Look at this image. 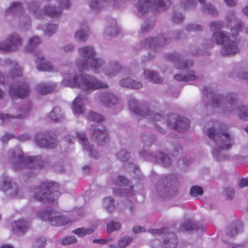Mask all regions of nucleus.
Masks as SVG:
<instances>
[{
    "label": "nucleus",
    "mask_w": 248,
    "mask_h": 248,
    "mask_svg": "<svg viewBox=\"0 0 248 248\" xmlns=\"http://www.w3.org/2000/svg\"><path fill=\"white\" fill-rule=\"evenodd\" d=\"M78 53L81 59L77 60V65L80 71L87 70L90 67L95 73H99L103 70L104 74L108 78H111L120 70V65L116 61L111 62L107 68L103 69L105 61L103 59L96 57L95 50L92 46L81 47Z\"/></svg>",
    "instance_id": "nucleus-1"
},
{
    "label": "nucleus",
    "mask_w": 248,
    "mask_h": 248,
    "mask_svg": "<svg viewBox=\"0 0 248 248\" xmlns=\"http://www.w3.org/2000/svg\"><path fill=\"white\" fill-rule=\"evenodd\" d=\"M62 76L63 79L61 84L65 87L80 88L89 92L108 87L106 83L102 82L93 76L78 75L71 71L63 73Z\"/></svg>",
    "instance_id": "nucleus-2"
},
{
    "label": "nucleus",
    "mask_w": 248,
    "mask_h": 248,
    "mask_svg": "<svg viewBox=\"0 0 248 248\" xmlns=\"http://www.w3.org/2000/svg\"><path fill=\"white\" fill-rule=\"evenodd\" d=\"M210 139L213 149L214 155L218 160L222 159L219 155V149H228L231 148L232 140L231 136L226 132H222L214 128H209L206 132Z\"/></svg>",
    "instance_id": "nucleus-3"
},
{
    "label": "nucleus",
    "mask_w": 248,
    "mask_h": 248,
    "mask_svg": "<svg viewBox=\"0 0 248 248\" xmlns=\"http://www.w3.org/2000/svg\"><path fill=\"white\" fill-rule=\"evenodd\" d=\"M221 27L222 24L217 21H214L211 23V28L212 31H216L217 29H220ZM212 37L217 45H224L221 50V54L223 55H230L235 54L239 51L236 42L229 39V36L223 31H215Z\"/></svg>",
    "instance_id": "nucleus-4"
},
{
    "label": "nucleus",
    "mask_w": 248,
    "mask_h": 248,
    "mask_svg": "<svg viewBox=\"0 0 248 248\" xmlns=\"http://www.w3.org/2000/svg\"><path fill=\"white\" fill-rule=\"evenodd\" d=\"M58 185L49 182L42 184L40 188L36 189L34 198L43 202H52L55 200V194Z\"/></svg>",
    "instance_id": "nucleus-5"
},
{
    "label": "nucleus",
    "mask_w": 248,
    "mask_h": 248,
    "mask_svg": "<svg viewBox=\"0 0 248 248\" xmlns=\"http://www.w3.org/2000/svg\"><path fill=\"white\" fill-rule=\"evenodd\" d=\"M22 44V40L17 34L10 35L6 40L0 43V50L10 52L17 49Z\"/></svg>",
    "instance_id": "nucleus-6"
},
{
    "label": "nucleus",
    "mask_w": 248,
    "mask_h": 248,
    "mask_svg": "<svg viewBox=\"0 0 248 248\" xmlns=\"http://www.w3.org/2000/svg\"><path fill=\"white\" fill-rule=\"evenodd\" d=\"M97 125L92 128V137L99 144L103 145L108 140V136L107 131L104 127Z\"/></svg>",
    "instance_id": "nucleus-7"
},
{
    "label": "nucleus",
    "mask_w": 248,
    "mask_h": 248,
    "mask_svg": "<svg viewBox=\"0 0 248 248\" xmlns=\"http://www.w3.org/2000/svg\"><path fill=\"white\" fill-rule=\"evenodd\" d=\"M60 9H57L55 7L47 6L45 7V12L48 16L51 17H56L62 13V9L68 8L71 5L69 0H59Z\"/></svg>",
    "instance_id": "nucleus-8"
},
{
    "label": "nucleus",
    "mask_w": 248,
    "mask_h": 248,
    "mask_svg": "<svg viewBox=\"0 0 248 248\" xmlns=\"http://www.w3.org/2000/svg\"><path fill=\"white\" fill-rule=\"evenodd\" d=\"M77 136L83 148L90 152L92 157L97 158L99 156L98 153L94 149V147L89 146L88 140L83 131L77 132Z\"/></svg>",
    "instance_id": "nucleus-9"
},
{
    "label": "nucleus",
    "mask_w": 248,
    "mask_h": 248,
    "mask_svg": "<svg viewBox=\"0 0 248 248\" xmlns=\"http://www.w3.org/2000/svg\"><path fill=\"white\" fill-rule=\"evenodd\" d=\"M169 125L178 130H185L188 128L189 121L185 118L177 120L174 116H171Z\"/></svg>",
    "instance_id": "nucleus-10"
},
{
    "label": "nucleus",
    "mask_w": 248,
    "mask_h": 248,
    "mask_svg": "<svg viewBox=\"0 0 248 248\" xmlns=\"http://www.w3.org/2000/svg\"><path fill=\"white\" fill-rule=\"evenodd\" d=\"M29 93L28 86L25 84L18 86H12L9 90V93L12 97H23L26 96Z\"/></svg>",
    "instance_id": "nucleus-11"
},
{
    "label": "nucleus",
    "mask_w": 248,
    "mask_h": 248,
    "mask_svg": "<svg viewBox=\"0 0 248 248\" xmlns=\"http://www.w3.org/2000/svg\"><path fill=\"white\" fill-rule=\"evenodd\" d=\"M35 143L39 147L49 148H53L57 144V141L54 138L50 137L49 139H45L41 135L37 136Z\"/></svg>",
    "instance_id": "nucleus-12"
},
{
    "label": "nucleus",
    "mask_w": 248,
    "mask_h": 248,
    "mask_svg": "<svg viewBox=\"0 0 248 248\" xmlns=\"http://www.w3.org/2000/svg\"><path fill=\"white\" fill-rule=\"evenodd\" d=\"M117 0H91L89 2L90 8L93 11L101 9L104 6L108 4L116 6Z\"/></svg>",
    "instance_id": "nucleus-13"
},
{
    "label": "nucleus",
    "mask_w": 248,
    "mask_h": 248,
    "mask_svg": "<svg viewBox=\"0 0 248 248\" xmlns=\"http://www.w3.org/2000/svg\"><path fill=\"white\" fill-rule=\"evenodd\" d=\"M89 28L86 23L81 24L80 29L75 33V39L78 41L85 42L88 37Z\"/></svg>",
    "instance_id": "nucleus-14"
},
{
    "label": "nucleus",
    "mask_w": 248,
    "mask_h": 248,
    "mask_svg": "<svg viewBox=\"0 0 248 248\" xmlns=\"http://www.w3.org/2000/svg\"><path fill=\"white\" fill-rule=\"evenodd\" d=\"M36 65L37 69L40 71H54L51 64L49 62L46 61L43 56H40L37 58Z\"/></svg>",
    "instance_id": "nucleus-15"
},
{
    "label": "nucleus",
    "mask_w": 248,
    "mask_h": 248,
    "mask_svg": "<svg viewBox=\"0 0 248 248\" xmlns=\"http://www.w3.org/2000/svg\"><path fill=\"white\" fill-rule=\"evenodd\" d=\"M50 221L53 225L62 226L69 222L70 219L67 217L61 216L60 214L57 213L50 217Z\"/></svg>",
    "instance_id": "nucleus-16"
},
{
    "label": "nucleus",
    "mask_w": 248,
    "mask_h": 248,
    "mask_svg": "<svg viewBox=\"0 0 248 248\" xmlns=\"http://www.w3.org/2000/svg\"><path fill=\"white\" fill-rule=\"evenodd\" d=\"M29 227L28 223L24 220H19L15 222L12 225L14 233L20 234L24 232Z\"/></svg>",
    "instance_id": "nucleus-17"
},
{
    "label": "nucleus",
    "mask_w": 248,
    "mask_h": 248,
    "mask_svg": "<svg viewBox=\"0 0 248 248\" xmlns=\"http://www.w3.org/2000/svg\"><path fill=\"white\" fill-rule=\"evenodd\" d=\"M84 99L83 96L78 95L74 100L72 109L74 113L81 114L84 110L83 103Z\"/></svg>",
    "instance_id": "nucleus-18"
},
{
    "label": "nucleus",
    "mask_w": 248,
    "mask_h": 248,
    "mask_svg": "<svg viewBox=\"0 0 248 248\" xmlns=\"http://www.w3.org/2000/svg\"><path fill=\"white\" fill-rule=\"evenodd\" d=\"M97 225L93 224L89 228H79L74 230L73 233L78 237H83L86 235L92 233L96 229Z\"/></svg>",
    "instance_id": "nucleus-19"
},
{
    "label": "nucleus",
    "mask_w": 248,
    "mask_h": 248,
    "mask_svg": "<svg viewBox=\"0 0 248 248\" xmlns=\"http://www.w3.org/2000/svg\"><path fill=\"white\" fill-rule=\"evenodd\" d=\"M101 101L108 107L116 104L118 101L117 98L112 93H107L101 97Z\"/></svg>",
    "instance_id": "nucleus-20"
},
{
    "label": "nucleus",
    "mask_w": 248,
    "mask_h": 248,
    "mask_svg": "<svg viewBox=\"0 0 248 248\" xmlns=\"http://www.w3.org/2000/svg\"><path fill=\"white\" fill-rule=\"evenodd\" d=\"M55 87V83H43L38 85L37 90L39 93L44 94L52 91Z\"/></svg>",
    "instance_id": "nucleus-21"
},
{
    "label": "nucleus",
    "mask_w": 248,
    "mask_h": 248,
    "mask_svg": "<svg viewBox=\"0 0 248 248\" xmlns=\"http://www.w3.org/2000/svg\"><path fill=\"white\" fill-rule=\"evenodd\" d=\"M120 84L123 87L133 89H140L142 87L140 82L134 81L130 78H124L121 80Z\"/></svg>",
    "instance_id": "nucleus-22"
},
{
    "label": "nucleus",
    "mask_w": 248,
    "mask_h": 248,
    "mask_svg": "<svg viewBox=\"0 0 248 248\" xmlns=\"http://www.w3.org/2000/svg\"><path fill=\"white\" fill-rule=\"evenodd\" d=\"M143 78L155 83H160L162 80L158 78L157 73L148 70H145L143 74Z\"/></svg>",
    "instance_id": "nucleus-23"
},
{
    "label": "nucleus",
    "mask_w": 248,
    "mask_h": 248,
    "mask_svg": "<svg viewBox=\"0 0 248 248\" xmlns=\"http://www.w3.org/2000/svg\"><path fill=\"white\" fill-rule=\"evenodd\" d=\"M103 206L107 211L111 212L115 208L113 200L110 197L106 198L103 200Z\"/></svg>",
    "instance_id": "nucleus-24"
},
{
    "label": "nucleus",
    "mask_w": 248,
    "mask_h": 248,
    "mask_svg": "<svg viewBox=\"0 0 248 248\" xmlns=\"http://www.w3.org/2000/svg\"><path fill=\"white\" fill-rule=\"evenodd\" d=\"M174 78L176 80L183 81H192L196 78V76L193 71H189L186 76L181 75H175Z\"/></svg>",
    "instance_id": "nucleus-25"
},
{
    "label": "nucleus",
    "mask_w": 248,
    "mask_h": 248,
    "mask_svg": "<svg viewBox=\"0 0 248 248\" xmlns=\"http://www.w3.org/2000/svg\"><path fill=\"white\" fill-rule=\"evenodd\" d=\"M50 118L55 122L60 121L62 118V113L60 108H54L50 113Z\"/></svg>",
    "instance_id": "nucleus-26"
},
{
    "label": "nucleus",
    "mask_w": 248,
    "mask_h": 248,
    "mask_svg": "<svg viewBox=\"0 0 248 248\" xmlns=\"http://www.w3.org/2000/svg\"><path fill=\"white\" fill-rule=\"evenodd\" d=\"M40 42L41 39L38 36H34L31 37L29 40L26 51H29L31 50L34 46L39 44Z\"/></svg>",
    "instance_id": "nucleus-27"
},
{
    "label": "nucleus",
    "mask_w": 248,
    "mask_h": 248,
    "mask_svg": "<svg viewBox=\"0 0 248 248\" xmlns=\"http://www.w3.org/2000/svg\"><path fill=\"white\" fill-rule=\"evenodd\" d=\"M107 226L108 231L112 232L119 230L121 226L119 222L112 220L108 223Z\"/></svg>",
    "instance_id": "nucleus-28"
},
{
    "label": "nucleus",
    "mask_w": 248,
    "mask_h": 248,
    "mask_svg": "<svg viewBox=\"0 0 248 248\" xmlns=\"http://www.w3.org/2000/svg\"><path fill=\"white\" fill-rule=\"evenodd\" d=\"M11 64L13 67V77H20L22 75V67L18 65L16 62H10Z\"/></svg>",
    "instance_id": "nucleus-29"
},
{
    "label": "nucleus",
    "mask_w": 248,
    "mask_h": 248,
    "mask_svg": "<svg viewBox=\"0 0 248 248\" xmlns=\"http://www.w3.org/2000/svg\"><path fill=\"white\" fill-rule=\"evenodd\" d=\"M88 119L96 122H100L104 120V117L101 115L93 111H90L87 116Z\"/></svg>",
    "instance_id": "nucleus-30"
},
{
    "label": "nucleus",
    "mask_w": 248,
    "mask_h": 248,
    "mask_svg": "<svg viewBox=\"0 0 248 248\" xmlns=\"http://www.w3.org/2000/svg\"><path fill=\"white\" fill-rule=\"evenodd\" d=\"M169 161V157L168 156V155L163 153L158 154L156 156L155 161L157 162H162L164 164V165L168 164Z\"/></svg>",
    "instance_id": "nucleus-31"
},
{
    "label": "nucleus",
    "mask_w": 248,
    "mask_h": 248,
    "mask_svg": "<svg viewBox=\"0 0 248 248\" xmlns=\"http://www.w3.org/2000/svg\"><path fill=\"white\" fill-rule=\"evenodd\" d=\"M238 112L239 117L243 120H247L248 118V109L242 106L238 108Z\"/></svg>",
    "instance_id": "nucleus-32"
},
{
    "label": "nucleus",
    "mask_w": 248,
    "mask_h": 248,
    "mask_svg": "<svg viewBox=\"0 0 248 248\" xmlns=\"http://www.w3.org/2000/svg\"><path fill=\"white\" fill-rule=\"evenodd\" d=\"M132 240V238L129 236L123 237L118 243V246L120 248H124L129 244Z\"/></svg>",
    "instance_id": "nucleus-33"
},
{
    "label": "nucleus",
    "mask_w": 248,
    "mask_h": 248,
    "mask_svg": "<svg viewBox=\"0 0 248 248\" xmlns=\"http://www.w3.org/2000/svg\"><path fill=\"white\" fill-rule=\"evenodd\" d=\"M57 28V26L55 24L48 25L45 31V34L47 36H51L55 32Z\"/></svg>",
    "instance_id": "nucleus-34"
},
{
    "label": "nucleus",
    "mask_w": 248,
    "mask_h": 248,
    "mask_svg": "<svg viewBox=\"0 0 248 248\" xmlns=\"http://www.w3.org/2000/svg\"><path fill=\"white\" fill-rule=\"evenodd\" d=\"M130 109L137 114H140L138 110V104L137 100L133 98L129 102Z\"/></svg>",
    "instance_id": "nucleus-35"
},
{
    "label": "nucleus",
    "mask_w": 248,
    "mask_h": 248,
    "mask_svg": "<svg viewBox=\"0 0 248 248\" xmlns=\"http://www.w3.org/2000/svg\"><path fill=\"white\" fill-rule=\"evenodd\" d=\"M203 193L202 188L199 186H193L190 190V194L194 197L202 195Z\"/></svg>",
    "instance_id": "nucleus-36"
},
{
    "label": "nucleus",
    "mask_w": 248,
    "mask_h": 248,
    "mask_svg": "<svg viewBox=\"0 0 248 248\" xmlns=\"http://www.w3.org/2000/svg\"><path fill=\"white\" fill-rule=\"evenodd\" d=\"M117 22L114 19H113L112 20V25H111V27H109L107 29V32L108 33V32H109V31H110V35H115L117 31Z\"/></svg>",
    "instance_id": "nucleus-37"
},
{
    "label": "nucleus",
    "mask_w": 248,
    "mask_h": 248,
    "mask_svg": "<svg viewBox=\"0 0 248 248\" xmlns=\"http://www.w3.org/2000/svg\"><path fill=\"white\" fill-rule=\"evenodd\" d=\"M3 185L2 186V190L4 191H8L10 188H13L11 185L10 180L9 178H6L3 180Z\"/></svg>",
    "instance_id": "nucleus-38"
},
{
    "label": "nucleus",
    "mask_w": 248,
    "mask_h": 248,
    "mask_svg": "<svg viewBox=\"0 0 248 248\" xmlns=\"http://www.w3.org/2000/svg\"><path fill=\"white\" fill-rule=\"evenodd\" d=\"M118 158L123 161L128 159L129 155L125 150H122L117 155Z\"/></svg>",
    "instance_id": "nucleus-39"
},
{
    "label": "nucleus",
    "mask_w": 248,
    "mask_h": 248,
    "mask_svg": "<svg viewBox=\"0 0 248 248\" xmlns=\"http://www.w3.org/2000/svg\"><path fill=\"white\" fill-rule=\"evenodd\" d=\"M77 242V239L74 236H68L63 239L62 243L63 245H70Z\"/></svg>",
    "instance_id": "nucleus-40"
},
{
    "label": "nucleus",
    "mask_w": 248,
    "mask_h": 248,
    "mask_svg": "<svg viewBox=\"0 0 248 248\" xmlns=\"http://www.w3.org/2000/svg\"><path fill=\"white\" fill-rule=\"evenodd\" d=\"M203 11L207 13L214 14L215 9L212 5L206 4L204 5Z\"/></svg>",
    "instance_id": "nucleus-41"
},
{
    "label": "nucleus",
    "mask_w": 248,
    "mask_h": 248,
    "mask_svg": "<svg viewBox=\"0 0 248 248\" xmlns=\"http://www.w3.org/2000/svg\"><path fill=\"white\" fill-rule=\"evenodd\" d=\"M179 63H180V65L179 66L177 64V66L178 68H180V69L188 67L189 66H191L193 64L192 62L191 61H187L186 62L181 61L179 62Z\"/></svg>",
    "instance_id": "nucleus-42"
},
{
    "label": "nucleus",
    "mask_w": 248,
    "mask_h": 248,
    "mask_svg": "<svg viewBox=\"0 0 248 248\" xmlns=\"http://www.w3.org/2000/svg\"><path fill=\"white\" fill-rule=\"evenodd\" d=\"M242 26V25L241 23L240 22H239L236 24V27H234V28L231 29V32L232 34L233 37L236 36L239 31L241 30Z\"/></svg>",
    "instance_id": "nucleus-43"
},
{
    "label": "nucleus",
    "mask_w": 248,
    "mask_h": 248,
    "mask_svg": "<svg viewBox=\"0 0 248 248\" xmlns=\"http://www.w3.org/2000/svg\"><path fill=\"white\" fill-rule=\"evenodd\" d=\"M122 190H123V189H122V188L119 189L118 190H116L115 189V188H113V192H114V193L115 195L123 194L124 193H125L126 195L128 196H129V195H133V192H131L130 191L128 192L127 189H124V191L122 192Z\"/></svg>",
    "instance_id": "nucleus-44"
},
{
    "label": "nucleus",
    "mask_w": 248,
    "mask_h": 248,
    "mask_svg": "<svg viewBox=\"0 0 248 248\" xmlns=\"http://www.w3.org/2000/svg\"><path fill=\"white\" fill-rule=\"evenodd\" d=\"M127 183V180L123 176H119L117 179L116 184L122 187Z\"/></svg>",
    "instance_id": "nucleus-45"
},
{
    "label": "nucleus",
    "mask_w": 248,
    "mask_h": 248,
    "mask_svg": "<svg viewBox=\"0 0 248 248\" xmlns=\"http://www.w3.org/2000/svg\"><path fill=\"white\" fill-rule=\"evenodd\" d=\"M170 235L172 238L168 242V246L167 247L170 248H173L176 244V240H175L174 235L173 234ZM167 245L168 243H166V245Z\"/></svg>",
    "instance_id": "nucleus-46"
},
{
    "label": "nucleus",
    "mask_w": 248,
    "mask_h": 248,
    "mask_svg": "<svg viewBox=\"0 0 248 248\" xmlns=\"http://www.w3.org/2000/svg\"><path fill=\"white\" fill-rule=\"evenodd\" d=\"M195 225L191 221H188L183 226L185 230L189 231L194 229Z\"/></svg>",
    "instance_id": "nucleus-47"
},
{
    "label": "nucleus",
    "mask_w": 248,
    "mask_h": 248,
    "mask_svg": "<svg viewBox=\"0 0 248 248\" xmlns=\"http://www.w3.org/2000/svg\"><path fill=\"white\" fill-rule=\"evenodd\" d=\"M238 185L240 187L248 186V178L241 179L239 181Z\"/></svg>",
    "instance_id": "nucleus-48"
},
{
    "label": "nucleus",
    "mask_w": 248,
    "mask_h": 248,
    "mask_svg": "<svg viewBox=\"0 0 248 248\" xmlns=\"http://www.w3.org/2000/svg\"><path fill=\"white\" fill-rule=\"evenodd\" d=\"M14 116L9 114H0V119L2 120L4 122L8 121L9 120L13 118Z\"/></svg>",
    "instance_id": "nucleus-49"
},
{
    "label": "nucleus",
    "mask_w": 248,
    "mask_h": 248,
    "mask_svg": "<svg viewBox=\"0 0 248 248\" xmlns=\"http://www.w3.org/2000/svg\"><path fill=\"white\" fill-rule=\"evenodd\" d=\"M133 232L135 233H139L143 232L145 231V228L143 227L136 226L133 228Z\"/></svg>",
    "instance_id": "nucleus-50"
},
{
    "label": "nucleus",
    "mask_w": 248,
    "mask_h": 248,
    "mask_svg": "<svg viewBox=\"0 0 248 248\" xmlns=\"http://www.w3.org/2000/svg\"><path fill=\"white\" fill-rule=\"evenodd\" d=\"M45 243L44 240H38L35 242L34 247L36 248H43Z\"/></svg>",
    "instance_id": "nucleus-51"
},
{
    "label": "nucleus",
    "mask_w": 248,
    "mask_h": 248,
    "mask_svg": "<svg viewBox=\"0 0 248 248\" xmlns=\"http://www.w3.org/2000/svg\"><path fill=\"white\" fill-rule=\"evenodd\" d=\"M183 2L185 3L184 7L185 8H187L194 4V0H184Z\"/></svg>",
    "instance_id": "nucleus-52"
},
{
    "label": "nucleus",
    "mask_w": 248,
    "mask_h": 248,
    "mask_svg": "<svg viewBox=\"0 0 248 248\" xmlns=\"http://www.w3.org/2000/svg\"><path fill=\"white\" fill-rule=\"evenodd\" d=\"M74 49V46L72 44L66 45L63 47V50L66 52L72 51Z\"/></svg>",
    "instance_id": "nucleus-53"
},
{
    "label": "nucleus",
    "mask_w": 248,
    "mask_h": 248,
    "mask_svg": "<svg viewBox=\"0 0 248 248\" xmlns=\"http://www.w3.org/2000/svg\"><path fill=\"white\" fill-rule=\"evenodd\" d=\"M147 46L152 47L153 45H155L156 42V40L155 38H150L146 40Z\"/></svg>",
    "instance_id": "nucleus-54"
},
{
    "label": "nucleus",
    "mask_w": 248,
    "mask_h": 248,
    "mask_svg": "<svg viewBox=\"0 0 248 248\" xmlns=\"http://www.w3.org/2000/svg\"><path fill=\"white\" fill-rule=\"evenodd\" d=\"M226 4L229 6H234L236 3V0H224Z\"/></svg>",
    "instance_id": "nucleus-55"
},
{
    "label": "nucleus",
    "mask_w": 248,
    "mask_h": 248,
    "mask_svg": "<svg viewBox=\"0 0 248 248\" xmlns=\"http://www.w3.org/2000/svg\"><path fill=\"white\" fill-rule=\"evenodd\" d=\"M145 116H150L152 118L153 120H158V118H160V116L159 115H155L154 113H152L150 112H148L147 113H146L144 115Z\"/></svg>",
    "instance_id": "nucleus-56"
},
{
    "label": "nucleus",
    "mask_w": 248,
    "mask_h": 248,
    "mask_svg": "<svg viewBox=\"0 0 248 248\" xmlns=\"http://www.w3.org/2000/svg\"><path fill=\"white\" fill-rule=\"evenodd\" d=\"M234 191L232 189L228 188L225 191V194L226 195L228 198H231V195L233 194Z\"/></svg>",
    "instance_id": "nucleus-57"
},
{
    "label": "nucleus",
    "mask_w": 248,
    "mask_h": 248,
    "mask_svg": "<svg viewBox=\"0 0 248 248\" xmlns=\"http://www.w3.org/2000/svg\"><path fill=\"white\" fill-rule=\"evenodd\" d=\"M21 8V4L19 2L14 3L12 5V8L13 10H18Z\"/></svg>",
    "instance_id": "nucleus-58"
},
{
    "label": "nucleus",
    "mask_w": 248,
    "mask_h": 248,
    "mask_svg": "<svg viewBox=\"0 0 248 248\" xmlns=\"http://www.w3.org/2000/svg\"><path fill=\"white\" fill-rule=\"evenodd\" d=\"M162 189H161V188H159L158 187H157V189H158L159 190V194L161 195L162 196H163V194H164V193H166L167 191H168V188L167 187H162Z\"/></svg>",
    "instance_id": "nucleus-59"
},
{
    "label": "nucleus",
    "mask_w": 248,
    "mask_h": 248,
    "mask_svg": "<svg viewBox=\"0 0 248 248\" xmlns=\"http://www.w3.org/2000/svg\"><path fill=\"white\" fill-rule=\"evenodd\" d=\"M108 241V240L107 239H98L93 240V242L99 244H106L107 243Z\"/></svg>",
    "instance_id": "nucleus-60"
},
{
    "label": "nucleus",
    "mask_w": 248,
    "mask_h": 248,
    "mask_svg": "<svg viewBox=\"0 0 248 248\" xmlns=\"http://www.w3.org/2000/svg\"><path fill=\"white\" fill-rule=\"evenodd\" d=\"M66 139L68 140L69 142L71 143H74L76 141L75 138L72 137L71 136H69L67 137Z\"/></svg>",
    "instance_id": "nucleus-61"
},
{
    "label": "nucleus",
    "mask_w": 248,
    "mask_h": 248,
    "mask_svg": "<svg viewBox=\"0 0 248 248\" xmlns=\"http://www.w3.org/2000/svg\"><path fill=\"white\" fill-rule=\"evenodd\" d=\"M0 248H14L13 246L9 244H5L0 246Z\"/></svg>",
    "instance_id": "nucleus-62"
},
{
    "label": "nucleus",
    "mask_w": 248,
    "mask_h": 248,
    "mask_svg": "<svg viewBox=\"0 0 248 248\" xmlns=\"http://www.w3.org/2000/svg\"><path fill=\"white\" fill-rule=\"evenodd\" d=\"M243 13L246 16H248V5L243 9Z\"/></svg>",
    "instance_id": "nucleus-63"
},
{
    "label": "nucleus",
    "mask_w": 248,
    "mask_h": 248,
    "mask_svg": "<svg viewBox=\"0 0 248 248\" xmlns=\"http://www.w3.org/2000/svg\"><path fill=\"white\" fill-rule=\"evenodd\" d=\"M232 248H243V246L240 244H233L232 245Z\"/></svg>",
    "instance_id": "nucleus-64"
}]
</instances>
